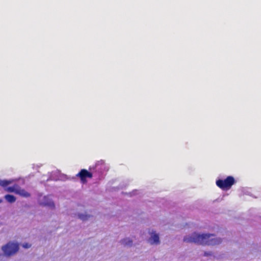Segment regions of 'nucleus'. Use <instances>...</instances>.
<instances>
[{"label":"nucleus","instance_id":"10","mask_svg":"<svg viewBox=\"0 0 261 261\" xmlns=\"http://www.w3.org/2000/svg\"><path fill=\"white\" fill-rule=\"evenodd\" d=\"M89 217H90V216L88 215H85V214H81L79 215V218L83 221L87 220Z\"/></svg>","mask_w":261,"mask_h":261},{"label":"nucleus","instance_id":"7","mask_svg":"<svg viewBox=\"0 0 261 261\" xmlns=\"http://www.w3.org/2000/svg\"><path fill=\"white\" fill-rule=\"evenodd\" d=\"M150 243L151 244H158L160 243L159 237L157 234H153L150 239Z\"/></svg>","mask_w":261,"mask_h":261},{"label":"nucleus","instance_id":"11","mask_svg":"<svg viewBox=\"0 0 261 261\" xmlns=\"http://www.w3.org/2000/svg\"><path fill=\"white\" fill-rule=\"evenodd\" d=\"M23 247L24 248H29L31 245V244H29V243H25L22 245Z\"/></svg>","mask_w":261,"mask_h":261},{"label":"nucleus","instance_id":"6","mask_svg":"<svg viewBox=\"0 0 261 261\" xmlns=\"http://www.w3.org/2000/svg\"><path fill=\"white\" fill-rule=\"evenodd\" d=\"M16 194L24 197H29L30 196V194L29 193L27 192L24 189H20L19 187L17 188V191H16Z\"/></svg>","mask_w":261,"mask_h":261},{"label":"nucleus","instance_id":"4","mask_svg":"<svg viewBox=\"0 0 261 261\" xmlns=\"http://www.w3.org/2000/svg\"><path fill=\"white\" fill-rule=\"evenodd\" d=\"M13 180H2L0 179V186L5 188V190L8 192H14L16 193L18 186L15 185L13 187H9L6 188V187L10 184H12Z\"/></svg>","mask_w":261,"mask_h":261},{"label":"nucleus","instance_id":"5","mask_svg":"<svg viewBox=\"0 0 261 261\" xmlns=\"http://www.w3.org/2000/svg\"><path fill=\"white\" fill-rule=\"evenodd\" d=\"M76 176L80 178L82 183L85 184L87 182V178H92L93 174L87 170L83 169L76 174Z\"/></svg>","mask_w":261,"mask_h":261},{"label":"nucleus","instance_id":"12","mask_svg":"<svg viewBox=\"0 0 261 261\" xmlns=\"http://www.w3.org/2000/svg\"><path fill=\"white\" fill-rule=\"evenodd\" d=\"M3 201L2 199H0V203H2Z\"/></svg>","mask_w":261,"mask_h":261},{"label":"nucleus","instance_id":"9","mask_svg":"<svg viewBox=\"0 0 261 261\" xmlns=\"http://www.w3.org/2000/svg\"><path fill=\"white\" fill-rule=\"evenodd\" d=\"M121 243L122 244H123L124 246H132L133 244V241L130 240L128 238H126L122 240L121 241Z\"/></svg>","mask_w":261,"mask_h":261},{"label":"nucleus","instance_id":"8","mask_svg":"<svg viewBox=\"0 0 261 261\" xmlns=\"http://www.w3.org/2000/svg\"><path fill=\"white\" fill-rule=\"evenodd\" d=\"M5 199L9 203H13L16 201V197L10 194H7L5 196Z\"/></svg>","mask_w":261,"mask_h":261},{"label":"nucleus","instance_id":"2","mask_svg":"<svg viewBox=\"0 0 261 261\" xmlns=\"http://www.w3.org/2000/svg\"><path fill=\"white\" fill-rule=\"evenodd\" d=\"M236 182L234 178L232 176H228L224 179H218L216 181L217 187L223 190L230 189Z\"/></svg>","mask_w":261,"mask_h":261},{"label":"nucleus","instance_id":"3","mask_svg":"<svg viewBox=\"0 0 261 261\" xmlns=\"http://www.w3.org/2000/svg\"><path fill=\"white\" fill-rule=\"evenodd\" d=\"M19 245L17 243L9 242L2 247V250L5 255L10 256L18 251Z\"/></svg>","mask_w":261,"mask_h":261},{"label":"nucleus","instance_id":"1","mask_svg":"<svg viewBox=\"0 0 261 261\" xmlns=\"http://www.w3.org/2000/svg\"><path fill=\"white\" fill-rule=\"evenodd\" d=\"M184 241L187 243H195L201 245H215L222 242L221 239L217 238L213 234H198L193 233L191 236H186Z\"/></svg>","mask_w":261,"mask_h":261}]
</instances>
